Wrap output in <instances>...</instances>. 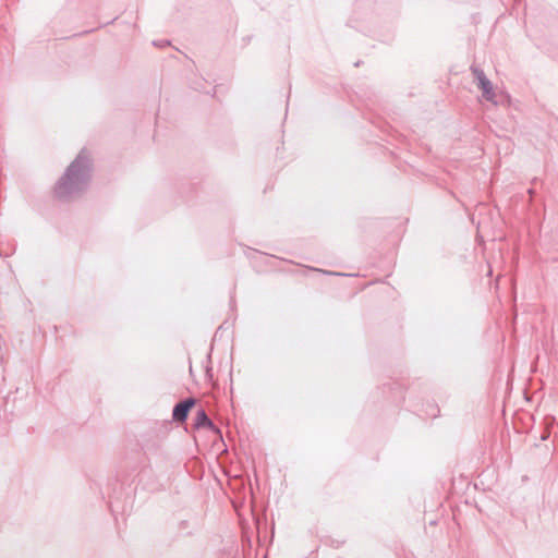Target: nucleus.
<instances>
[{
    "mask_svg": "<svg viewBox=\"0 0 558 558\" xmlns=\"http://www.w3.org/2000/svg\"><path fill=\"white\" fill-rule=\"evenodd\" d=\"M89 171V155L86 150H82L58 182L56 186L57 196L60 198H69L80 194L87 186Z\"/></svg>",
    "mask_w": 558,
    "mask_h": 558,
    "instance_id": "f257e3e1",
    "label": "nucleus"
},
{
    "mask_svg": "<svg viewBox=\"0 0 558 558\" xmlns=\"http://www.w3.org/2000/svg\"><path fill=\"white\" fill-rule=\"evenodd\" d=\"M471 71L477 81L478 88L482 90L483 98L494 105H498L501 101V94L495 90L493 83L486 77L483 70L472 66Z\"/></svg>",
    "mask_w": 558,
    "mask_h": 558,
    "instance_id": "f03ea898",
    "label": "nucleus"
},
{
    "mask_svg": "<svg viewBox=\"0 0 558 558\" xmlns=\"http://www.w3.org/2000/svg\"><path fill=\"white\" fill-rule=\"evenodd\" d=\"M194 405L193 399H186L180 403H178L172 412V416L175 421H184L187 416L190 409Z\"/></svg>",
    "mask_w": 558,
    "mask_h": 558,
    "instance_id": "7ed1b4c3",
    "label": "nucleus"
},
{
    "mask_svg": "<svg viewBox=\"0 0 558 558\" xmlns=\"http://www.w3.org/2000/svg\"><path fill=\"white\" fill-rule=\"evenodd\" d=\"M195 426L196 427H209V428L214 427L211 421L208 418V416L204 410H199L197 412L196 417H195Z\"/></svg>",
    "mask_w": 558,
    "mask_h": 558,
    "instance_id": "20e7f679",
    "label": "nucleus"
}]
</instances>
